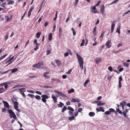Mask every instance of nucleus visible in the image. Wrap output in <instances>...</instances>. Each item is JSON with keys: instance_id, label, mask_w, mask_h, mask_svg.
Returning <instances> with one entry per match:
<instances>
[{"instance_id": "41", "label": "nucleus", "mask_w": 130, "mask_h": 130, "mask_svg": "<svg viewBox=\"0 0 130 130\" xmlns=\"http://www.w3.org/2000/svg\"><path fill=\"white\" fill-rule=\"evenodd\" d=\"M109 111L111 113V112H115V110L113 109L112 108H110L109 109Z\"/></svg>"}, {"instance_id": "58", "label": "nucleus", "mask_w": 130, "mask_h": 130, "mask_svg": "<svg viewBox=\"0 0 130 130\" xmlns=\"http://www.w3.org/2000/svg\"><path fill=\"white\" fill-rule=\"evenodd\" d=\"M121 87V82H119V86L118 88H120Z\"/></svg>"}, {"instance_id": "17", "label": "nucleus", "mask_w": 130, "mask_h": 130, "mask_svg": "<svg viewBox=\"0 0 130 130\" xmlns=\"http://www.w3.org/2000/svg\"><path fill=\"white\" fill-rule=\"evenodd\" d=\"M62 28H60L59 29L58 34H59V37L60 38L61 36V35L62 34Z\"/></svg>"}, {"instance_id": "31", "label": "nucleus", "mask_w": 130, "mask_h": 130, "mask_svg": "<svg viewBox=\"0 0 130 130\" xmlns=\"http://www.w3.org/2000/svg\"><path fill=\"white\" fill-rule=\"evenodd\" d=\"M122 113H123V115L125 118L127 119V118H128V116L127 115H126V112L125 111H123Z\"/></svg>"}, {"instance_id": "30", "label": "nucleus", "mask_w": 130, "mask_h": 130, "mask_svg": "<svg viewBox=\"0 0 130 130\" xmlns=\"http://www.w3.org/2000/svg\"><path fill=\"white\" fill-rule=\"evenodd\" d=\"M74 91V89L73 88H71V89L68 91V93L69 94H71Z\"/></svg>"}, {"instance_id": "52", "label": "nucleus", "mask_w": 130, "mask_h": 130, "mask_svg": "<svg viewBox=\"0 0 130 130\" xmlns=\"http://www.w3.org/2000/svg\"><path fill=\"white\" fill-rule=\"evenodd\" d=\"M99 108H100V111H102L103 112H104V111H105L104 110V109H103V108L102 107H99Z\"/></svg>"}, {"instance_id": "62", "label": "nucleus", "mask_w": 130, "mask_h": 130, "mask_svg": "<svg viewBox=\"0 0 130 130\" xmlns=\"http://www.w3.org/2000/svg\"><path fill=\"white\" fill-rule=\"evenodd\" d=\"M9 36L8 35H6L5 37V41H6L8 39Z\"/></svg>"}, {"instance_id": "39", "label": "nucleus", "mask_w": 130, "mask_h": 130, "mask_svg": "<svg viewBox=\"0 0 130 130\" xmlns=\"http://www.w3.org/2000/svg\"><path fill=\"white\" fill-rule=\"evenodd\" d=\"M67 109V107L64 106V107L62 109V112H63Z\"/></svg>"}, {"instance_id": "3", "label": "nucleus", "mask_w": 130, "mask_h": 130, "mask_svg": "<svg viewBox=\"0 0 130 130\" xmlns=\"http://www.w3.org/2000/svg\"><path fill=\"white\" fill-rule=\"evenodd\" d=\"M8 112L10 115V117L11 118H13L16 120L17 119V117L14 112L12 110L9 109L8 111Z\"/></svg>"}, {"instance_id": "59", "label": "nucleus", "mask_w": 130, "mask_h": 130, "mask_svg": "<svg viewBox=\"0 0 130 130\" xmlns=\"http://www.w3.org/2000/svg\"><path fill=\"white\" fill-rule=\"evenodd\" d=\"M62 78L63 79H66L67 77V76L65 75H63L62 76Z\"/></svg>"}, {"instance_id": "27", "label": "nucleus", "mask_w": 130, "mask_h": 130, "mask_svg": "<svg viewBox=\"0 0 130 130\" xmlns=\"http://www.w3.org/2000/svg\"><path fill=\"white\" fill-rule=\"evenodd\" d=\"M64 104L61 102H60L59 104L57 105L58 107H62L64 105Z\"/></svg>"}, {"instance_id": "5", "label": "nucleus", "mask_w": 130, "mask_h": 130, "mask_svg": "<svg viewBox=\"0 0 130 130\" xmlns=\"http://www.w3.org/2000/svg\"><path fill=\"white\" fill-rule=\"evenodd\" d=\"M41 97L42 98V100L44 103H45L46 102V99H48V96L46 95H41Z\"/></svg>"}, {"instance_id": "60", "label": "nucleus", "mask_w": 130, "mask_h": 130, "mask_svg": "<svg viewBox=\"0 0 130 130\" xmlns=\"http://www.w3.org/2000/svg\"><path fill=\"white\" fill-rule=\"evenodd\" d=\"M36 93L39 94V95H41L42 94L41 93L40 91H36L35 92Z\"/></svg>"}, {"instance_id": "54", "label": "nucleus", "mask_w": 130, "mask_h": 130, "mask_svg": "<svg viewBox=\"0 0 130 130\" xmlns=\"http://www.w3.org/2000/svg\"><path fill=\"white\" fill-rule=\"evenodd\" d=\"M82 110H83L82 108H79L78 109V112H81L82 111Z\"/></svg>"}, {"instance_id": "4", "label": "nucleus", "mask_w": 130, "mask_h": 130, "mask_svg": "<svg viewBox=\"0 0 130 130\" xmlns=\"http://www.w3.org/2000/svg\"><path fill=\"white\" fill-rule=\"evenodd\" d=\"M12 102L14 104V109L19 112H20V110L18 109L19 108V103L18 102L16 101H14L12 99Z\"/></svg>"}, {"instance_id": "16", "label": "nucleus", "mask_w": 130, "mask_h": 130, "mask_svg": "<svg viewBox=\"0 0 130 130\" xmlns=\"http://www.w3.org/2000/svg\"><path fill=\"white\" fill-rule=\"evenodd\" d=\"M19 91L20 92V94H21L22 95L23 97H26V95L24 93V92H25L26 90H24V91H22L21 90H19Z\"/></svg>"}, {"instance_id": "57", "label": "nucleus", "mask_w": 130, "mask_h": 130, "mask_svg": "<svg viewBox=\"0 0 130 130\" xmlns=\"http://www.w3.org/2000/svg\"><path fill=\"white\" fill-rule=\"evenodd\" d=\"M64 57H66L69 55V54L68 52H66V53L64 54Z\"/></svg>"}, {"instance_id": "36", "label": "nucleus", "mask_w": 130, "mask_h": 130, "mask_svg": "<svg viewBox=\"0 0 130 130\" xmlns=\"http://www.w3.org/2000/svg\"><path fill=\"white\" fill-rule=\"evenodd\" d=\"M73 111H69L68 112V113L69 115L70 116H73Z\"/></svg>"}, {"instance_id": "24", "label": "nucleus", "mask_w": 130, "mask_h": 130, "mask_svg": "<svg viewBox=\"0 0 130 130\" xmlns=\"http://www.w3.org/2000/svg\"><path fill=\"white\" fill-rule=\"evenodd\" d=\"M105 104V103H102L101 102V101H99L98 102L97 104V105L98 106H102L103 105Z\"/></svg>"}, {"instance_id": "43", "label": "nucleus", "mask_w": 130, "mask_h": 130, "mask_svg": "<svg viewBox=\"0 0 130 130\" xmlns=\"http://www.w3.org/2000/svg\"><path fill=\"white\" fill-rule=\"evenodd\" d=\"M7 55H8V54H6L4 55L3 56L0 57V61L1 60H2L4 58H5Z\"/></svg>"}, {"instance_id": "14", "label": "nucleus", "mask_w": 130, "mask_h": 130, "mask_svg": "<svg viewBox=\"0 0 130 130\" xmlns=\"http://www.w3.org/2000/svg\"><path fill=\"white\" fill-rule=\"evenodd\" d=\"M34 9V8L33 7H31L30 8V9L29 11L28 12V17H29L31 15V13Z\"/></svg>"}, {"instance_id": "49", "label": "nucleus", "mask_w": 130, "mask_h": 130, "mask_svg": "<svg viewBox=\"0 0 130 130\" xmlns=\"http://www.w3.org/2000/svg\"><path fill=\"white\" fill-rule=\"evenodd\" d=\"M101 2V1H99L97 3L94 5L95 6H99L100 5V4Z\"/></svg>"}, {"instance_id": "2", "label": "nucleus", "mask_w": 130, "mask_h": 130, "mask_svg": "<svg viewBox=\"0 0 130 130\" xmlns=\"http://www.w3.org/2000/svg\"><path fill=\"white\" fill-rule=\"evenodd\" d=\"M44 62L42 61L40 62H38L37 63L35 64L32 66V67L36 68H38L39 69H43L44 66Z\"/></svg>"}, {"instance_id": "8", "label": "nucleus", "mask_w": 130, "mask_h": 130, "mask_svg": "<svg viewBox=\"0 0 130 130\" xmlns=\"http://www.w3.org/2000/svg\"><path fill=\"white\" fill-rule=\"evenodd\" d=\"M54 91L55 93L58 94L60 96H61L63 97H66V96L65 95L62 93L61 92H60L56 91Z\"/></svg>"}, {"instance_id": "11", "label": "nucleus", "mask_w": 130, "mask_h": 130, "mask_svg": "<svg viewBox=\"0 0 130 130\" xmlns=\"http://www.w3.org/2000/svg\"><path fill=\"white\" fill-rule=\"evenodd\" d=\"M2 102L4 103V105L5 107L7 108H9V106L7 102L4 101H3Z\"/></svg>"}, {"instance_id": "1", "label": "nucleus", "mask_w": 130, "mask_h": 130, "mask_svg": "<svg viewBox=\"0 0 130 130\" xmlns=\"http://www.w3.org/2000/svg\"><path fill=\"white\" fill-rule=\"evenodd\" d=\"M78 60V62L79 65V66L82 69L83 68L84 59L80 56L78 54H76Z\"/></svg>"}, {"instance_id": "56", "label": "nucleus", "mask_w": 130, "mask_h": 130, "mask_svg": "<svg viewBox=\"0 0 130 130\" xmlns=\"http://www.w3.org/2000/svg\"><path fill=\"white\" fill-rule=\"evenodd\" d=\"M11 71V70L9 69L7 70V71H6L5 72H3V73H2V74H6L7 73H8L9 72Z\"/></svg>"}, {"instance_id": "50", "label": "nucleus", "mask_w": 130, "mask_h": 130, "mask_svg": "<svg viewBox=\"0 0 130 130\" xmlns=\"http://www.w3.org/2000/svg\"><path fill=\"white\" fill-rule=\"evenodd\" d=\"M46 51L47 53L46 55H48L50 54L51 52V51L49 50H46Z\"/></svg>"}, {"instance_id": "44", "label": "nucleus", "mask_w": 130, "mask_h": 130, "mask_svg": "<svg viewBox=\"0 0 130 130\" xmlns=\"http://www.w3.org/2000/svg\"><path fill=\"white\" fill-rule=\"evenodd\" d=\"M14 1H10L7 4L8 5H10V4H14Z\"/></svg>"}, {"instance_id": "7", "label": "nucleus", "mask_w": 130, "mask_h": 130, "mask_svg": "<svg viewBox=\"0 0 130 130\" xmlns=\"http://www.w3.org/2000/svg\"><path fill=\"white\" fill-rule=\"evenodd\" d=\"M96 7V6L95 5L92 7V6L90 7V8L91 10V12L93 13H97V12Z\"/></svg>"}, {"instance_id": "63", "label": "nucleus", "mask_w": 130, "mask_h": 130, "mask_svg": "<svg viewBox=\"0 0 130 130\" xmlns=\"http://www.w3.org/2000/svg\"><path fill=\"white\" fill-rule=\"evenodd\" d=\"M78 114V111H77L75 113L74 116H73L75 118L76 116H77Z\"/></svg>"}, {"instance_id": "6", "label": "nucleus", "mask_w": 130, "mask_h": 130, "mask_svg": "<svg viewBox=\"0 0 130 130\" xmlns=\"http://www.w3.org/2000/svg\"><path fill=\"white\" fill-rule=\"evenodd\" d=\"M71 102L72 103L77 102L79 103L80 101V100L78 98H72L71 100Z\"/></svg>"}, {"instance_id": "53", "label": "nucleus", "mask_w": 130, "mask_h": 130, "mask_svg": "<svg viewBox=\"0 0 130 130\" xmlns=\"http://www.w3.org/2000/svg\"><path fill=\"white\" fill-rule=\"evenodd\" d=\"M122 51L120 50H119L117 51H115L114 52V53L115 54L116 53H118L120 52H121Z\"/></svg>"}, {"instance_id": "35", "label": "nucleus", "mask_w": 130, "mask_h": 130, "mask_svg": "<svg viewBox=\"0 0 130 130\" xmlns=\"http://www.w3.org/2000/svg\"><path fill=\"white\" fill-rule=\"evenodd\" d=\"M41 34V32H39L37 33L36 34L37 38H39L40 37Z\"/></svg>"}, {"instance_id": "28", "label": "nucleus", "mask_w": 130, "mask_h": 130, "mask_svg": "<svg viewBox=\"0 0 130 130\" xmlns=\"http://www.w3.org/2000/svg\"><path fill=\"white\" fill-rule=\"evenodd\" d=\"M18 70V69L17 68H15L13 69H12L11 70L12 72V73H14V72H16Z\"/></svg>"}, {"instance_id": "19", "label": "nucleus", "mask_w": 130, "mask_h": 130, "mask_svg": "<svg viewBox=\"0 0 130 130\" xmlns=\"http://www.w3.org/2000/svg\"><path fill=\"white\" fill-rule=\"evenodd\" d=\"M49 72H45L43 73V76L46 79H47L48 78V76L47 75L49 74Z\"/></svg>"}, {"instance_id": "18", "label": "nucleus", "mask_w": 130, "mask_h": 130, "mask_svg": "<svg viewBox=\"0 0 130 130\" xmlns=\"http://www.w3.org/2000/svg\"><path fill=\"white\" fill-rule=\"evenodd\" d=\"M120 24L118 26L116 30V32H117L119 34H120Z\"/></svg>"}, {"instance_id": "20", "label": "nucleus", "mask_w": 130, "mask_h": 130, "mask_svg": "<svg viewBox=\"0 0 130 130\" xmlns=\"http://www.w3.org/2000/svg\"><path fill=\"white\" fill-rule=\"evenodd\" d=\"M95 115V113L93 112H91L89 113V115L91 117L94 116Z\"/></svg>"}, {"instance_id": "33", "label": "nucleus", "mask_w": 130, "mask_h": 130, "mask_svg": "<svg viewBox=\"0 0 130 130\" xmlns=\"http://www.w3.org/2000/svg\"><path fill=\"white\" fill-rule=\"evenodd\" d=\"M73 116H72V117H69L68 119L71 121H72L75 118Z\"/></svg>"}, {"instance_id": "48", "label": "nucleus", "mask_w": 130, "mask_h": 130, "mask_svg": "<svg viewBox=\"0 0 130 130\" xmlns=\"http://www.w3.org/2000/svg\"><path fill=\"white\" fill-rule=\"evenodd\" d=\"M28 96L31 97V98H33L34 96V95L33 94H28Z\"/></svg>"}, {"instance_id": "64", "label": "nucleus", "mask_w": 130, "mask_h": 130, "mask_svg": "<svg viewBox=\"0 0 130 130\" xmlns=\"http://www.w3.org/2000/svg\"><path fill=\"white\" fill-rule=\"evenodd\" d=\"M27 91L28 92L31 93H34V91H31L29 90H27Z\"/></svg>"}, {"instance_id": "61", "label": "nucleus", "mask_w": 130, "mask_h": 130, "mask_svg": "<svg viewBox=\"0 0 130 130\" xmlns=\"http://www.w3.org/2000/svg\"><path fill=\"white\" fill-rule=\"evenodd\" d=\"M2 111L4 112H5L6 111V110L5 108H2Z\"/></svg>"}, {"instance_id": "51", "label": "nucleus", "mask_w": 130, "mask_h": 130, "mask_svg": "<svg viewBox=\"0 0 130 130\" xmlns=\"http://www.w3.org/2000/svg\"><path fill=\"white\" fill-rule=\"evenodd\" d=\"M108 69L111 72L112 71V68L111 66H109L108 67Z\"/></svg>"}, {"instance_id": "42", "label": "nucleus", "mask_w": 130, "mask_h": 130, "mask_svg": "<svg viewBox=\"0 0 130 130\" xmlns=\"http://www.w3.org/2000/svg\"><path fill=\"white\" fill-rule=\"evenodd\" d=\"M6 90H4V88L3 87L0 88V92H2V93H3Z\"/></svg>"}, {"instance_id": "15", "label": "nucleus", "mask_w": 130, "mask_h": 130, "mask_svg": "<svg viewBox=\"0 0 130 130\" xmlns=\"http://www.w3.org/2000/svg\"><path fill=\"white\" fill-rule=\"evenodd\" d=\"M52 98L54 100V103H56L57 102V98H56V96H55L52 95Z\"/></svg>"}, {"instance_id": "45", "label": "nucleus", "mask_w": 130, "mask_h": 130, "mask_svg": "<svg viewBox=\"0 0 130 130\" xmlns=\"http://www.w3.org/2000/svg\"><path fill=\"white\" fill-rule=\"evenodd\" d=\"M119 82H121V81H122L123 80L122 76V75H121L119 77Z\"/></svg>"}, {"instance_id": "29", "label": "nucleus", "mask_w": 130, "mask_h": 130, "mask_svg": "<svg viewBox=\"0 0 130 130\" xmlns=\"http://www.w3.org/2000/svg\"><path fill=\"white\" fill-rule=\"evenodd\" d=\"M67 109L69 110L70 111H74V109L72 107L70 106H68V108H67Z\"/></svg>"}, {"instance_id": "10", "label": "nucleus", "mask_w": 130, "mask_h": 130, "mask_svg": "<svg viewBox=\"0 0 130 130\" xmlns=\"http://www.w3.org/2000/svg\"><path fill=\"white\" fill-rule=\"evenodd\" d=\"M102 60V59L101 58H96L95 60V61L96 63L98 64L99 63V62H100Z\"/></svg>"}, {"instance_id": "47", "label": "nucleus", "mask_w": 130, "mask_h": 130, "mask_svg": "<svg viewBox=\"0 0 130 130\" xmlns=\"http://www.w3.org/2000/svg\"><path fill=\"white\" fill-rule=\"evenodd\" d=\"M72 69H70L67 72H66V73L69 75L70 74H71V72L72 71Z\"/></svg>"}, {"instance_id": "55", "label": "nucleus", "mask_w": 130, "mask_h": 130, "mask_svg": "<svg viewBox=\"0 0 130 130\" xmlns=\"http://www.w3.org/2000/svg\"><path fill=\"white\" fill-rule=\"evenodd\" d=\"M43 87L45 88H51V87L48 86H43Z\"/></svg>"}, {"instance_id": "32", "label": "nucleus", "mask_w": 130, "mask_h": 130, "mask_svg": "<svg viewBox=\"0 0 130 130\" xmlns=\"http://www.w3.org/2000/svg\"><path fill=\"white\" fill-rule=\"evenodd\" d=\"M35 98L38 100H40L41 99V97L38 95H36L35 96Z\"/></svg>"}, {"instance_id": "23", "label": "nucleus", "mask_w": 130, "mask_h": 130, "mask_svg": "<svg viewBox=\"0 0 130 130\" xmlns=\"http://www.w3.org/2000/svg\"><path fill=\"white\" fill-rule=\"evenodd\" d=\"M56 63H57L58 67L60 66L61 64V62L59 60H56Z\"/></svg>"}, {"instance_id": "25", "label": "nucleus", "mask_w": 130, "mask_h": 130, "mask_svg": "<svg viewBox=\"0 0 130 130\" xmlns=\"http://www.w3.org/2000/svg\"><path fill=\"white\" fill-rule=\"evenodd\" d=\"M120 104L121 106H125L126 105V102L124 101H122L120 103Z\"/></svg>"}, {"instance_id": "13", "label": "nucleus", "mask_w": 130, "mask_h": 130, "mask_svg": "<svg viewBox=\"0 0 130 130\" xmlns=\"http://www.w3.org/2000/svg\"><path fill=\"white\" fill-rule=\"evenodd\" d=\"M115 21H114L113 22V23H112V25L111 26V33H112L113 31V30L115 26V24L114 23L115 22Z\"/></svg>"}, {"instance_id": "34", "label": "nucleus", "mask_w": 130, "mask_h": 130, "mask_svg": "<svg viewBox=\"0 0 130 130\" xmlns=\"http://www.w3.org/2000/svg\"><path fill=\"white\" fill-rule=\"evenodd\" d=\"M118 1V0H115L113 1L109 5H111L115 3Z\"/></svg>"}, {"instance_id": "46", "label": "nucleus", "mask_w": 130, "mask_h": 130, "mask_svg": "<svg viewBox=\"0 0 130 130\" xmlns=\"http://www.w3.org/2000/svg\"><path fill=\"white\" fill-rule=\"evenodd\" d=\"M111 113L109 111H107L104 112V114L106 115H109Z\"/></svg>"}, {"instance_id": "37", "label": "nucleus", "mask_w": 130, "mask_h": 130, "mask_svg": "<svg viewBox=\"0 0 130 130\" xmlns=\"http://www.w3.org/2000/svg\"><path fill=\"white\" fill-rule=\"evenodd\" d=\"M123 65L124 66H125L126 67H128L129 65V64L128 63H127L126 62H124L123 63Z\"/></svg>"}, {"instance_id": "40", "label": "nucleus", "mask_w": 130, "mask_h": 130, "mask_svg": "<svg viewBox=\"0 0 130 130\" xmlns=\"http://www.w3.org/2000/svg\"><path fill=\"white\" fill-rule=\"evenodd\" d=\"M89 82V80H86L84 84V87H86V85Z\"/></svg>"}, {"instance_id": "38", "label": "nucleus", "mask_w": 130, "mask_h": 130, "mask_svg": "<svg viewBox=\"0 0 130 130\" xmlns=\"http://www.w3.org/2000/svg\"><path fill=\"white\" fill-rule=\"evenodd\" d=\"M85 42V40L84 39H83L82 40V43L80 44V46H82L84 45V44Z\"/></svg>"}, {"instance_id": "22", "label": "nucleus", "mask_w": 130, "mask_h": 130, "mask_svg": "<svg viewBox=\"0 0 130 130\" xmlns=\"http://www.w3.org/2000/svg\"><path fill=\"white\" fill-rule=\"evenodd\" d=\"M93 34L94 36H95L97 34V33L96 31V27H95L93 29Z\"/></svg>"}, {"instance_id": "26", "label": "nucleus", "mask_w": 130, "mask_h": 130, "mask_svg": "<svg viewBox=\"0 0 130 130\" xmlns=\"http://www.w3.org/2000/svg\"><path fill=\"white\" fill-rule=\"evenodd\" d=\"M52 34L51 33H50L48 36V40L50 41L51 40L52 38Z\"/></svg>"}, {"instance_id": "12", "label": "nucleus", "mask_w": 130, "mask_h": 130, "mask_svg": "<svg viewBox=\"0 0 130 130\" xmlns=\"http://www.w3.org/2000/svg\"><path fill=\"white\" fill-rule=\"evenodd\" d=\"M110 41L108 40L106 43V46L108 48H109L111 46V45L110 44Z\"/></svg>"}, {"instance_id": "21", "label": "nucleus", "mask_w": 130, "mask_h": 130, "mask_svg": "<svg viewBox=\"0 0 130 130\" xmlns=\"http://www.w3.org/2000/svg\"><path fill=\"white\" fill-rule=\"evenodd\" d=\"M12 16L9 17L8 16H6L5 17V19L7 21H9L11 19Z\"/></svg>"}, {"instance_id": "9", "label": "nucleus", "mask_w": 130, "mask_h": 130, "mask_svg": "<svg viewBox=\"0 0 130 130\" xmlns=\"http://www.w3.org/2000/svg\"><path fill=\"white\" fill-rule=\"evenodd\" d=\"M104 8L105 7L104 5H102L101 6L100 11V12L102 14H103L104 13Z\"/></svg>"}]
</instances>
